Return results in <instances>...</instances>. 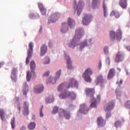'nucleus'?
I'll return each instance as SVG.
<instances>
[{"instance_id": "6e6d98bb", "label": "nucleus", "mask_w": 130, "mask_h": 130, "mask_svg": "<svg viewBox=\"0 0 130 130\" xmlns=\"http://www.w3.org/2000/svg\"><path fill=\"white\" fill-rule=\"evenodd\" d=\"M20 130H26V127L23 126L21 127V128H20Z\"/></svg>"}, {"instance_id": "0eeeda50", "label": "nucleus", "mask_w": 130, "mask_h": 130, "mask_svg": "<svg viewBox=\"0 0 130 130\" xmlns=\"http://www.w3.org/2000/svg\"><path fill=\"white\" fill-rule=\"evenodd\" d=\"M60 17V14L58 13H53L51 17L49 18L48 23H54L58 20V18Z\"/></svg>"}, {"instance_id": "9d476101", "label": "nucleus", "mask_w": 130, "mask_h": 130, "mask_svg": "<svg viewBox=\"0 0 130 130\" xmlns=\"http://www.w3.org/2000/svg\"><path fill=\"white\" fill-rule=\"evenodd\" d=\"M123 60V55L120 52H118L115 58V62H121Z\"/></svg>"}, {"instance_id": "bb28decb", "label": "nucleus", "mask_w": 130, "mask_h": 130, "mask_svg": "<svg viewBox=\"0 0 130 130\" xmlns=\"http://www.w3.org/2000/svg\"><path fill=\"white\" fill-rule=\"evenodd\" d=\"M36 64H35V62H34V61H31L30 62V70H31V72H34V70H35L36 69Z\"/></svg>"}, {"instance_id": "1a4fd4ad", "label": "nucleus", "mask_w": 130, "mask_h": 130, "mask_svg": "<svg viewBox=\"0 0 130 130\" xmlns=\"http://www.w3.org/2000/svg\"><path fill=\"white\" fill-rule=\"evenodd\" d=\"M92 17L91 15H85L82 19V24L85 25H88V24L91 22V19H92Z\"/></svg>"}, {"instance_id": "f704fd0d", "label": "nucleus", "mask_w": 130, "mask_h": 130, "mask_svg": "<svg viewBox=\"0 0 130 130\" xmlns=\"http://www.w3.org/2000/svg\"><path fill=\"white\" fill-rule=\"evenodd\" d=\"M87 46V41H85L84 42L82 43L80 45V49H83L84 47Z\"/></svg>"}, {"instance_id": "4be33fe9", "label": "nucleus", "mask_w": 130, "mask_h": 130, "mask_svg": "<svg viewBox=\"0 0 130 130\" xmlns=\"http://www.w3.org/2000/svg\"><path fill=\"white\" fill-rule=\"evenodd\" d=\"M43 86L42 85H40L36 87L35 88V92L37 94H38L39 93H41L42 91H43Z\"/></svg>"}, {"instance_id": "a878e982", "label": "nucleus", "mask_w": 130, "mask_h": 130, "mask_svg": "<svg viewBox=\"0 0 130 130\" xmlns=\"http://www.w3.org/2000/svg\"><path fill=\"white\" fill-rule=\"evenodd\" d=\"M68 30V27H67V23H63L62 24V27L61 28V32L62 33H66Z\"/></svg>"}, {"instance_id": "423d86ee", "label": "nucleus", "mask_w": 130, "mask_h": 130, "mask_svg": "<svg viewBox=\"0 0 130 130\" xmlns=\"http://www.w3.org/2000/svg\"><path fill=\"white\" fill-rule=\"evenodd\" d=\"M92 74L93 72L90 69H87L85 70V72L83 73V77L85 82H91V78H90V76H92Z\"/></svg>"}, {"instance_id": "4c0bfd02", "label": "nucleus", "mask_w": 130, "mask_h": 130, "mask_svg": "<svg viewBox=\"0 0 130 130\" xmlns=\"http://www.w3.org/2000/svg\"><path fill=\"white\" fill-rule=\"evenodd\" d=\"M111 14L114 15L116 18H119V13L117 12L113 11Z\"/></svg>"}, {"instance_id": "5fc2aeb1", "label": "nucleus", "mask_w": 130, "mask_h": 130, "mask_svg": "<svg viewBox=\"0 0 130 130\" xmlns=\"http://www.w3.org/2000/svg\"><path fill=\"white\" fill-rule=\"evenodd\" d=\"M101 99V96H100V95H97V99L98 100H100V99Z\"/></svg>"}, {"instance_id": "8fccbe9b", "label": "nucleus", "mask_w": 130, "mask_h": 130, "mask_svg": "<svg viewBox=\"0 0 130 130\" xmlns=\"http://www.w3.org/2000/svg\"><path fill=\"white\" fill-rule=\"evenodd\" d=\"M101 67H102V63H101V61H100L98 67L99 70H101Z\"/></svg>"}, {"instance_id": "7ed1b4c3", "label": "nucleus", "mask_w": 130, "mask_h": 130, "mask_svg": "<svg viewBox=\"0 0 130 130\" xmlns=\"http://www.w3.org/2000/svg\"><path fill=\"white\" fill-rule=\"evenodd\" d=\"M60 99H67L69 97H71L72 99H75L76 98V94L74 92H70L68 91H66L63 92L59 95Z\"/></svg>"}, {"instance_id": "c756f323", "label": "nucleus", "mask_w": 130, "mask_h": 130, "mask_svg": "<svg viewBox=\"0 0 130 130\" xmlns=\"http://www.w3.org/2000/svg\"><path fill=\"white\" fill-rule=\"evenodd\" d=\"M35 126H36V124L34 122H30L28 125V129H34L35 128Z\"/></svg>"}, {"instance_id": "052dcab7", "label": "nucleus", "mask_w": 130, "mask_h": 130, "mask_svg": "<svg viewBox=\"0 0 130 130\" xmlns=\"http://www.w3.org/2000/svg\"><path fill=\"white\" fill-rule=\"evenodd\" d=\"M24 85L25 86V87H28V85H27V84L26 83H24Z\"/></svg>"}, {"instance_id": "e433bc0d", "label": "nucleus", "mask_w": 130, "mask_h": 130, "mask_svg": "<svg viewBox=\"0 0 130 130\" xmlns=\"http://www.w3.org/2000/svg\"><path fill=\"white\" fill-rule=\"evenodd\" d=\"M58 112V107H54L53 108V111L52 112V113L53 114H55V113H57V112Z\"/></svg>"}, {"instance_id": "4d7b16f0", "label": "nucleus", "mask_w": 130, "mask_h": 130, "mask_svg": "<svg viewBox=\"0 0 130 130\" xmlns=\"http://www.w3.org/2000/svg\"><path fill=\"white\" fill-rule=\"evenodd\" d=\"M111 116V114L110 113L107 114L106 117H110Z\"/></svg>"}, {"instance_id": "2f4dec72", "label": "nucleus", "mask_w": 130, "mask_h": 130, "mask_svg": "<svg viewBox=\"0 0 130 130\" xmlns=\"http://www.w3.org/2000/svg\"><path fill=\"white\" fill-rule=\"evenodd\" d=\"M17 68H13L11 72V76H16V74H17Z\"/></svg>"}, {"instance_id": "412c9836", "label": "nucleus", "mask_w": 130, "mask_h": 130, "mask_svg": "<svg viewBox=\"0 0 130 130\" xmlns=\"http://www.w3.org/2000/svg\"><path fill=\"white\" fill-rule=\"evenodd\" d=\"M28 104L27 103V102H24V110H23V114L26 115H28L29 114V110H28Z\"/></svg>"}, {"instance_id": "09e8293b", "label": "nucleus", "mask_w": 130, "mask_h": 130, "mask_svg": "<svg viewBox=\"0 0 130 130\" xmlns=\"http://www.w3.org/2000/svg\"><path fill=\"white\" fill-rule=\"evenodd\" d=\"M116 84H118V86H121L122 84V80L121 79L119 81V83H118V82H117Z\"/></svg>"}, {"instance_id": "79ce46f5", "label": "nucleus", "mask_w": 130, "mask_h": 130, "mask_svg": "<svg viewBox=\"0 0 130 130\" xmlns=\"http://www.w3.org/2000/svg\"><path fill=\"white\" fill-rule=\"evenodd\" d=\"M11 78L13 82H17V76L16 75H11Z\"/></svg>"}, {"instance_id": "49530a36", "label": "nucleus", "mask_w": 130, "mask_h": 130, "mask_svg": "<svg viewBox=\"0 0 130 130\" xmlns=\"http://www.w3.org/2000/svg\"><path fill=\"white\" fill-rule=\"evenodd\" d=\"M23 92L24 95H27V93H28V90L27 89H23Z\"/></svg>"}, {"instance_id": "f3484780", "label": "nucleus", "mask_w": 130, "mask_h": 130, "mask_svg": "<svg viewBox=\"0 0 130 130\" xmlns=\"http://www.w3.org/2000/svg\"><path fill=\"white\" fill-rule=\"evenodd\" d=\"M47 51V46L45 44H43L41 47V56H43Z\"/></svg>"}, {"instance_id": "39448f33", "label": "nucleus", "mask_w": 130, "mask_h": 130, "mask_svg": "<svg viewBox=\"0 0 130 130\" xmlns=\"http://www.w3.org/2000/svg\"><path fill=\"white\" fill-rule=\"evenodd\" d=\"M33 43L30 42L28 45V49L27 50V57L26 60V64H28L29 63V58H31L32 57V55H33Z\"/></svg>"}, {"instance_id": "58836bf2", "label": "nucleus", "mask_w": 130, "mask_h": 130, "mask_svg": "<svg viewBox=\"0 0 130 130\" xmlns=\"http://www.w3.org/2000/svg\"><path fill=\"white\" fill-rule=\"evenodd\" d=\"M116 95L117 97L121 96V91L119 89H117L116 90Z\"/></svg>"}, {"instance_id": "69168bd1", "label": "nucleus", "mask_w": 130, "mask_h": 130, "mask_svg": "<svg viewBox=\"0 0 130 130\" xmlns=\"http://www.w3.org/2000/svg\"><path fill=\"white\" fill-rule=\"evenodd\" d=\"M119 71H120V69H119Z\"/></svg>"}, {"instance_id": "864d4df0", "label": "nucleus", "mask_w": 130, "mask_h": 130, "mask_svg": "<svg viewBox=\"0 0 130 130\" xmlns=\"http://www.w3.org/2000/svg\"><path fill=\"white\" fill-rule=\"evenodd\" d=\"M4 64H5V62H0V68H2V67H4Z\"/></svg>"}, {"instance_id": "e2e57ef3", "label": "nucleus", "mask_w": 130, "mask_h": 130, "mask_svg": "<svg viewBox=\"0 0 130 130\" xmlns=\"http://www.w3.org/2000/svg\"><path fill=\"white\" fill-rule=\"evenodd\" d=\"M49 46L50 47H51V46H50V43H49Z\"/></svg>"}, {"instance_id": "680f3d73", "label": "nucleus", "mask_w": 130, "mask_h": 130, "mask_svg": "<svg viewBox=\"0 0 130 130\" xmlns=\"http://www.w3.org/2000/svg\"><path fill=\"white\" fill-rule=\"evenodd\" d=\"M16 101H19V99L18 98H16Z\"/></svg>"}, {"instance_id": "cd10ccee", "label": "nucleus", "mask_w": 130, "mask_h": 130, "mask_svg": "<svg viewBox=\"0 0 130 130\" xmlns=\"http://www.w3.org/2000/svg\"><path fill=\"white\" fill-rule=\"evenodd\" d=\"M11 125L12 129H14L15 127H16V120L15 119V117H13L11 119Z\"/></svg>"}, {"instance_id": "4468645a", "label": "nucleus", "mask_w": 130, "mask_h": 130, "mask_svg": "<svg viewBox=\"0 0 130 130\" xmlns=\"http://www.w3.org/2000/svg\"><path fill=\"white\" fill-rule=\"evenodd\" d=\"M113 108H114V102H110L107 105L104 107V110L105 111H110V110H112Z\"/></svg>"}, {"instance_id": "a18cd8bd", "label": "nucleus", "mask_w": 130, "mask_h": 130, "mask_svg": "<svg viewBox=\"0 0 130 130\" xmlns=\"http://www.w3.org/2000/svg\"><path fill=\"white\" fill-rule=\"evenodd\" d=\"M42 108H43V107H42V109L40 110V115L41 117H43L44 116L43 112H42Z\"/></svg>"}, {"instance_id": "f03ea898", "label": "nucleus", "mask_w": 130, "mask_h": 130, "mask_svg": "<svg viewBox=\"0 0 130 130\" xmlns=\"http://www.w3.org/2000/svg\"><path fill=\"white\" fill-rule=\"evenodd\" d=\"M72 87H76L78 88V82L74 79L70 80L69 83H62L58 87V91H62L64 88L66 89H70Z\"/></svg>"}, {"instance_id": "473e14b6", "label": "nucleus", "mask_w": 130, "mask_h": 130, "mask_svg": "<svg viewBox=\"0 0 130 130\" xmlns=\"http://www.w3.org/2000/svg\"><path fill=\"white\" fill-rule=\"evenodd\" d=\"M86 107V106L85 104H82L80 106V109L79 110V112H81V113H85L84 111H83L85 108Z\"/></svg>"}, {"instance_id": "b1692460", "label": "nucleus", "mask_w": 130, "mask_h": 130, "mask_svg": "<svg viewBox=\"0 0 130 130\" xmlns=\"http://www.w3.org/2000/svg\"><path fill=\"white\" fill-rule=\"evenodd\" d=\"M68 24L71 29L75 27V21L71 18H68Z\"/></svg>"}, {"instance_id": "9b49d317", "label": "nucleus", "mask_w": 130, "mask_h": 130, "mask_svg": "<svg viewBox=\"0 0 130 130\" xmlns=\"http://www.w3.org/2000/svg\"><path fill=\"white\" fill-rule=\"evenodd\" d=\"M85 93L88 97L93 98V95L95 93V89L94 88H88L85 89Z\"/></svg>"}, {"instance_id": "6e6552de", "label": "nucleus", "mask_w": 130, "mask_h": 130, "mask_svg": "<svg viewBox=\"0 0 130 130\" xmlns=\"http://www.w3.org/2000/svg\"><path fill=\"white\" fill-rule=\"evenodd\" d=\"M81 4H83V1H79L78 3V5H76V1H75V5H74V10L75 12L77 11V15L80 16L81 13L82 12V10H83V6H82Z\"/></svg>"}, {"instance_id": "6ab92c4d", "label": "nucleus", "mask_w": 130, "mask_h": 130, "mask_svg": "<svg viewBox=\"0 0 130 130\" xmlns=\"http://www.w3.org/2000/svg\"><path fill=\"white\" fill-rule=\"evenodd\" d=\"M63 114L64 115V117L66 118V119H70L71 118V115H70L69 113H67L63 110H61V112L59 113V116H61V115Z\"/></svg>"}, {"instance_id": "ea45409f", "label": "nucleus", "mask_w": 130, "mask_h": 130, "mask_svg": "<svg viewBox=\"0 0 130 130\" xmlns=\"http://www.w3.org/2000/svg\"><path fill=\"white\" fill-rule=\"evenodd\" d=\"M45 60L46 61V62H45V64H48L50 62V59L49 57H46L45 58Z\"/></svg>"}, {"instance_id": "a211bd4d", "label": "nucleus", "mask_w": 130, "mask_h": 130, "mask_svg": "<svg viewBox=\"0 0 130 130\" xmlns=\"http://www.w3.org/2000/svg\"><path fill=\"white\" fill-rule=\"evenodd\" d=\"M115 76V69H111L110 70L109 73L108 74V79L110 80V79H112L113 77Z\"/></svg>"}, {"instance_id": "ddd939ff", "label": "nucleus", "mask_w": 130, "mask_h": 130, "mask_svg": "<svg viewBox=\"0 0 130 130\" xmlns=\"http://www.w3.org/2000/svg\"><path fill=\"white\" fill-rule=\"evenodd\" d=\"M38 5L39 9L42 15L43 16H45V15H46V8H45V7H44L43 4H42V3H39Z\"/></svg>"}, {"instance_id": "f257e3e1", "label": "nucleus", "mask_w": 130, "mask_h": 130, "mask_svg": "<svg viewBox=\"0 0 130 130\" xmlns=\"http://www.w3.org/2000/svg\"><path fill=\"white\" fill-rule=\"evenodd\" d=\"M84 35V29L83 28H78L76 29L75 36L73 37V40L69 43V47L75 48L76 47V41L82 38Z\"/></svg>"}, {"instance_id": "c85d7f7f", "label": "nucleus", "mask_w": 130, "mask_h": 130, "mask_svg": "<svg viewBox=\"0 0 130 130\" xmlns=\"http://www.w3.org/2000/svg\"><path fill=\"white\" fill-rule=\"evenodd\" d=\"M0 117L2 120L4 121L5 118V110L3 109H0Z\"/></svg>"}, {"instance_id": "de8ad7c7", "label": "nucleus", "mask_w": 130, "mask_h": 130, "mask_svg": "<svg viewBox=\"0 0 130 130\" xmlns=\"http://www.w3.org/2000/svg\"><path fill=\"white\" fill-rule=\"evenodd\" d=\"M48 76H49V72H47L45 73L43 75L44 77H47Z\"/></svg>"}, {"instance_id": "37998d69", "label": "nucleus", "mask_w": 130, "mask_h": 130, "mask_svg": "<svg viewBox=\"0 0 130 130\" xmlns=\"http://www.w3.org/2000/svg\"><path fill=\"white\" fill-rule=\"evenodd\" d=\"M121 122L120 121H117L115 122V126L118 127L119 125H120Z\"/></svg>"}, {"instance_id": "393cba45", "label": "nucleus", "mask_w": 130, "mask_h": 130, "mask_svg": "<svg viewBox=\"0 0 130 130\" xmlns=\"http://www.w3.org/2000/svg\"><path fill=\"white\" fill-rule=\"evenodd\" d=\"M91 104L90 105V107L93 108H97V100L94 98H91Z\"/></svg>"}, {"instance_id": "72a5a7b5", "label": "nucleus", "mask_w": 130, "mask_h": 130, "mask_svg": "<svg viewBox=\"0 0 130 130\" xmlns=\"http://www.w3.org/2000/svg\"><path fill=\"white\" fill-rule=\"evenodd\" d=\"M103 9H104V16L106 17L107 15V12L106 11V5H105V3L104 2H103Z\"/></svg>"}, {"instance_id": "0e129e2a", "label": "nucleus", "mask_w": 130, "mask_h": 130, "mask_svg": "<svg viewBox=\"0 0 130 130\" xmlns=\"http://www.w3.org/2000/svg\"><path fill=\"white\" fill-rule=\"evenodd\" d=\"M19 110H20V108H19Z\"/></svg>"}, {"instance_id": "20e7f679", "label": "nucleus", "mask_w": 130, "mask_h": 130, "mask_svg": "<svg viewBox=\"0 0 130 130\" xmlns=\"http://www.w3.org/2000/svg\"><path fill=\"white\" fill-rule=\"evenodd\" d=\"M122 33L120 29H118L117 31L116 35L115 36V32L113 31H110V37L111 40H114V39H117V40H120L121 39V36Z\"/></svg>"}, {"instance_id": "c9c22d12", "label": "nucleus", "mask_w": 130, "mask_h": 130, "mask_svg": "<svg viewBox=\"0 0 130 130\" xmlns=\"http://www.w3.org/2000/svg\"><path fill=\"white\" fill-rule=\"evenodd\" d=\"M124 106L127 109H130V101L126 102Z\"/></svg>"}, {"instance_id": "bf43d9fd", "label": "nucleus", "mask_w": 130, "mask_h": 130, "mask_svg": "<svg viewBox=\"0 0 130 130\" xmlns=\"http://www.w3.org/2000/svg\"><path fill=\"white\" fill-rule=\"evenodd\" d=\"M41 31H42V27L41 26L40 29V32H41Z\"/></svg>"}, {"instance_id": "dca6fc26", "label": "nucleus", "mask_w": 130, "mask_h": 130, "mask_svg": "<svg viewBox=\"0 0 130 130\" xmlns=\"http://www.w3.org/2000/svg\"><path fill=\"white\" fill-rule=\"evenodd\" d=\"M96 121L97 124L99 126H103L104 125H105V121L102 117H98Z\"/></svg>"}, {"instance_id": "aec40b11", "label": "nucleus", "mask_w": 130, "mask_h": 130, "mask_svg": "<svg viewBox=\"0 0 130 130\" xmlns=\"http://www.w3.org/2000/svg\"><path fill=\"white\" fill-rule=\"evenodd\" d=\"M119 5L122 7V9H126L127 8V2L126 0H120Z\"/></svg>"}, {"instance_id": "f8f14e48", "label": "nucleus", "mask_w": 130, "mask_h": 130, "mask_svg": "<svg viewBox=\"0 0 130 130\" xmlns=\"http://www.w3.org/2000/svg\"><path fill=\"white\" fill-rule=\"evenodd\" d=\"M61 74V70H59L56 73V77L54 78H51V77H50L49 79V82L52 83V84H54V83H55V81H56L57 79H58V78H59V77H60Z\"/></svg>"}, {"instance_id": "13d9d810", "label": "nucleus", "mask_w": 130, "mask_h": 130, "mask_svg": "<svg viewBox=\"0 0 130 130\" xmlns=\"http://www.w3.org/2000/svg\"><path fill=\"white\" fill-rule=\"evenodd\" d=\"M125 72L127 76H128L129 74L128 73V71H127V70H125Z\"/></svg>"}, {"instance_id": "7c9ffc66", "label": "nucleus", "mask_w": 130, "mask_h": 130, "mask_svg": "<svg viewBox=\"0 0 130 130\" xmlns=\"http://www.w3.org/2000/svg\"><path fill=\"white\" fill-rule=\"evenodd\" d=\"M26 80L27 82H30V80H31V73H30V71L27 72Z\"/></svg>"}, {"instance_id": "5701e85b", "label": "nucleus", "mask_w": 130, "mask_h": 130, "mask_svg": "<svg viewBox=\"0 0 130 130\" xmlns=\"http://www.w3.org/2000/svg\"><path fill=\"white\" fill-rule=\"evenodd\" d=\"M103 82V76L102 75L98 76L96 80L95 81L96 85L98 84H101Z\"/></svg>"}, {"instance_id": "a19ab883", "label": "nucleus", "mask_w": 130, "mask_h": 130, "mask_svg": "<svg viewBox=\"0 0 130 130\" xmlns=\"http://www.w3.org/2000/svg\"><path fill=\"white\" fill-rule=\"evenodd\" d=\"M104 52L105 54H108L109 53V51H108V47H105L104 48Z\"/></svg>"}, {"instance_id": "2eb2a0df", "label": "nucleus", "mask_w": 130, "mask_h": 130, "mask_svg": "<svg viewBox=\"0 0 130 130\" xmlns=\"http://www.w3.org/2000/svg\"><path fill=\"white\" fill-rule=\"evenodd\" d=\"M64 57L65 59L67 60V68L68 70H72L73 69V67L72 66V62L71 61V58L70 57L67 55V53H64Z\"/></svg>"}, {"instance_id": "c03bdc74", "label": "nucleus", "mask_w": 130, "mask_h": 130, "mask_svg": "<svg viewBox=\"0 0 130 130\" xmlns=\"http://www.w3.org/2000/svg\"><path fill=\"white\" fill-rule=\"evenodd\" d=\"M106 62H108V64H110V58L109 57H107L106 59Z\"/></svg>"}, {"instance_id": "3c124183", "label": "nucleus", "mask_w": 130, "mask_h": 130, "mask_svg": "<svg viewBox=\"0 0 130 130\" xmlns=\"http://www.w3.org/2000/svg\"><path fill=\"white\" fill-rule=\"evenodd\" d=\"M46 101L47 103H50V99L48 98L46 99Z\"/></svg>"}, {"instance_id": "603ef678", "label": "nucleus", "mask_w": 130, "mask_h": 130, "mask_svg": "<svg viewBox=\"0 0 130 130\" xmlns=\"http://www.w3.org/2000/svg\"><path fill=\"white\" fill-rule=\"evenodd\" d=\"M96 2H97V0H92V6H94V5H96Z\"/></svg>"}]
</instances>
